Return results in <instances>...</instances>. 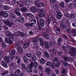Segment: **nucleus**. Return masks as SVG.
<instances>
[{
	"label": "nucleus",
	"mask_w": 76,
	"mask_h": 76,
	"mask_svg": "<svg viewBox=\"0 0 76 76\" xmlns=\"http://www.w3.org/2000/svg\"><path fill=\"white\" fill-rule=\"evenodd\" d=\"M43 10H42V9L39 10L38 11V12L39 13V14L42 13H43Z\"/></svg>",
	"instance_id": "59"
},
{
	"label": "nucleus",
	"mask_w": 76,
	"mask_h": 76,
	"mask_svg": "<svg viewBox=\"0 0 76 76\" xmlns=\"http://www.w3.org/2000/svg\"><path fill=\"white\" fill-rule=\"evenodd\" d=\"M22 68L23 69H25L26 68V66L24 64H22Z\"/></svg>",
	"instance_id": "50"
},
{
	"label": "nucleus",
	"mask_w": 76,
	"mask_h": 76,
	"mask_svg": "<svg viewBox=\"0 0 76 76\" xmlns=\"http://www.w3.org/2000/svg\"><path fill=\"white\" fill-rule=\"evenodd\" d=\"M48 18L49 19L47 20L46 21V24L48 26L49 25V24L51 22L50 20H52V19H53V15L51 14H50L49 15Z\"/></svg>",
	"instance_id": "6"
},
{
	"label": "nucleus",
	"mask_w": 76,
	"mask_h": 76,
	"mask_svg": "<svg viewBox=\"0 0 76 76\" xmlns=\"http://www.w3.org/2000/svg\"><path fill=\"white\" fill-rule=\"evenodd\" d=\"M37 59V57L35 55H32L31 56V60L32 61H35Z\"/></svg>",
	"instance_id": "21"
},
{
	"label": "nucleus",
	"mask_w": 76,
	"mask_h": 76,
	"mask_svg": "<svg viewBox=\"0 0 76 76\" xmlns=\"http://www.w3.org/2000/svg\"><path fill=\"white\" fill-rule=\"evenodd\" d=\"M31 21L33 24H35L36 23V20L34 19H32L31 20Z\"/></svg>",
	"instance_id": "40"
},
{
	"label": "nucleus",
	"mask_w": 76,
	"mask_h": 76,
	"mask_svg": "<svg viewBox=\"0 0 76 76\" xmlns=\"http://www.w3.org/2000/svg\"><path fill=\"white\" fill-rule=\"evenodd\" d=\"M30 42H26L24 44V45H23V48L25 49H26V48H28V47L29 46Z\"/></svg>",
	"instance_id": "16"
},
{
	"label": "nucleus",
	"mask_w": 76,
	"mask_h": 76,
	"mask_svg": "<svg viewBox=\"0 0 76 76\" xmlns=\"http://www.w3.org/2000/svg\"><path fill=\"white\" fill-rule=\"evenodd\" d=\"M65 16L67 19H71V17L70 15H69V14H66L65 15Z\"/></svg>",
	"instance_id": "27"
},
{
	"label": "nucleus",
	"mask_w": 76,
	"mask_h": 76,
	"mask_svg": "<svg viewBox=\"0 0 76 76\" xmlns=\"http://www.w3.org/2000/svg\"><path fill=\"white\" fill-rule=\"evenodd\" d=\"M9 14L10 15V16L13 19H15L16 18V15L13 13L12 11H10L9 12Z\"/></svg>",
	"instance_id": "8"
},
{
	"label": "nucleus",
	"mask_w": 76,
	"mask_h": 76,
	"mask_svg": "<svg viewBox=\"0 0 76 76\" xmlns=\"http://www.w3.org/2000/svg\"><path fill=\"white\" fill-rule=\"evenodd\" d=\"M41 54H42V53L39 51H38L37 52V55L38 57H41Z\"/></svg>",
	"instance_id": "23"
},
{
	"label": "nucleus",
	"mask_w": 76,
	"mask_h": 76,
	"mask_svg": "<svg viewBox=\"0 0 76 76\" xmlns=\"http://www.w3.org/2000/svg\"><path fill=\"white\" fill-rule=\"evenodd\" d=\"M71 16V19H74L75 18V17H76V16L74 14H71L70 15Z\"/></svg>",
	"instance_id": "43"
},
{
	"label": "nucleus",
	"mask_w": 76,
	"mask_h": 76,
	"mask_svg": "<svg viewBox=\"0 0 76 76\" xmlns=\"http://www.w3.org/2000/svg\"><path fill=\"white\" fill-rule=\"evenodd\" d=\"M46 64L47 66H50L51 65V62H48Z\"/></svg>",
	"instance_id": "57"
},
{
	"label": "nucleus",
	"mask_w": 76,
	"mask_h": 76,
	"mask_svg": "<svg viewBox=\"0 0 76 76\" xmlns=\"http://www.w3.org/2000/svg\"><path fill=\"white\" fill-rule=\"evenodd\" d=\"M23 59L24 60L25 63H28V59H27V57L24 56L23 57Z\"/></svg>",
	"instance_id": "34"
},
{
	"label": "nucleus",
	"mask_w": 76,
	"mask_h": 76,
	"mask_svg": "<svg viewBox=\"0 0 76 76\" xmlns=\"http://www.w3.org/2000/svg\"><path fill=\"white\" fill-rule=\"evenodd\" d=\"M44 44L45 45V47L46 48H50L52 45H53V42H50L49 43H48L47 41H45L44 42Z\"/></svg>",
	"instance_id": "2"
},
{
	"label": "nucleus",
	"mask_w": 76,
	"mask_h": 76,
	"mask_svg": "<svg viewBox=\"0 0 76 76\" xmlns=\"http://www.w3.org/2000/svg\"><path fill=\"white\" fill-rule=\"evenodd\" d=\"M60 6L61 7L64 8V2L61 1L60 4Z\"/></svg>",
	"instance_id": "22"
},
{
	"label": "nucleus",
	"mask_w": 76,
	"mask_h": 76,
	"mask_svg": "<svg viewBox=\"0 0 76 76\" xmlns=\"http://www.w3.org/2000/svg\"><path fill=\"white\" fill-rule=\"evenodd\" d=\"M18 20L19 22L23 23L24 22V18L22 16H20Z\"/></svg>",
	"instance_id": "12"
},
{
	"label": "nucleus",
	"mask_w": 76,
	"mask_h": 76,
	"mask_svg": "<svg viewBox=\"0 0 76 76\" xmlns=\"http://www.w3.org/2000/svg\"><path fill=\"white\" fill-rule=\"evenodd\" d=\"M14 75H15V76H19V75L18 73V72L16 71H15L14 72Z\"/></svg>",
	"instance_id": "54"
},
{
	"label": "nucleus",
	"mask_w": 76,
	"mask_h": 76,
	"mask_svg": "<svg viewBox=\"0 0 76 76\" xmlns=\"http://www.w3.org/2000/svg\"><path fill=\"white\" fill-rule=\"evenodd\" d=\"M18 11H20V9L19 8H17L15 10V13L19 12Z\"/></svg>",
	"instance_id": "45"
},
{
	"label": "nucleus",
	"mask_w": 76,
	"mask_h": 76,
	"mask_svg": "<svg viewBox=\"0 0 76 76\" xmlns=\"http://www.w3.org/2000/svg\"><path fill=\"white\" fill-rule=\"evenodd\" d=\"M72 25L74 27H75L76 28V23H72Z\"/></svg>",
	"instance_id": "64"
},
{
	"label": "nucleus",
	"mask_w": 76,
	"mask_h": 76,
	"mask_svg": "<svg viewBox=\"0 0 76 76\" xmlns=\"http://www.w3.org/2000/svg\"><path fill=\"white\" fill-rule=\"evenodd\" d=\"M21 10L22 12H26V11L27 10V8H26L25 7H23L21 9Z\"/></svg>",
	"instance_id": "30"
},
{
	"label": "nucleus",
	"mask_w": 76,
	"mask_h": 76,
	"mask_svg": "<svg viewBox=\"0 0 76 76\" xmlns=\"http://www.w3.org/2000/svg\"><path fill=\"white\" fill-rule=\"evenodd\" d=\"M3 22L9 27H12L14 25V22L12 21H10L9 20H3Z\"/></svg>",
	"instance_id": "1"
},
{
	"label": "nucleus",
	"mask_w": 76,
	"mask_h": 76,
	"mask_svg": "<svg viewBox=\"0 0 76 76\" xmlns=\"http://www.w3.org/2000/svg\"><path fill=\"white\" fill-rule=\"evenodd\" d=\"M45 4L43 3L40 2L38 3L37 5V7H45Z\"/></svg>",
	"instance_id": "11"
},
{
	"label": "nucleus",
	"mask_w": 76,
	"mask_h": 76,
	"mask_svg": "<svg viewBox=\"0 0 76 76\" xmlns=\"http://www.w3.org/2000/svg\"><path fill=\"white\" fill-rule=\"evenodd\" d=\"M15 13L17 16H20L21 15V13L19 12H15Z\"/></svg>",
	"instance_id": "55"
},
{
	"label": "nucleus",
	"mask_w": 76,
	"mask_h": 76,
	"mask_svg": "<svg viewBox=\"0 0 76 76\" xmlns=\"http://www.w3.org/2000/svg\"><path fill=\"white\" fill-rule=\"evenodd\" d=\"M3 8L5 10H9V8L6 6H5Z\"/></svg>",
	"instance_id": "44"
},
{
	"label": "nucleus",
	"mask_w": 76,
	"mask_h": 76,
	"mask_svg": "<svg viewBox=\"0 0 76 76\" xmlns=\"http://www.w3.org/2000/svg\"><path fill=\"white\" fill-rule=\"evenodd\" d=\"M16 33H17V35H18V36H19V37H24L25 35V34H24V33L19 31H18Z\"/></svg>",
	"instance_id": "10"
},
{
	"label": "nucleus",
	"mask_w": 76,
	"mask_h": 76,
	"mask_svg": "<svg viewBox=\"0 0 76 76\" xmlns=\"http://www.w3.org/2000/svg\"><path fill=\"white\" fill-rule=\"evenodd\" d=\"M51 71V68L50 67H48L46 70V72L47 74L50 75V72Z\"/></svg>",
	"instance_id": "18"
},
{
	"label": "nucleus",
	"mask_w": 76,
	"mask_h": 76,
	"mask_svg": "<svg viewBox=\"0 0 76 76\" xmlns=\"http://www.w3.org/2000/svg\"><path fill=\"white\" fill-rule=\"evenodd\" d=\"M44 55L46 57H49V55L48 54V53L46 51L44 53Z\"/></svg>",
	"instance_id": "37"
},
{
	"label": "nucleus",
	"mask_w": 76,
	"mask_h": 76,
	"mask_svg": "<svg viewBox=\"0 0 76 76\" xmlns=\"http://www.w3.org/2000/svg\"><path fill=\"white\" fill-rule=\"evenodd\" d=\"M62 58L64 59V60L65 61H67L68 60V58L66 56H62Z\"/></svg>",
	"instance_id": "33"
},
{
	"label": "nucleus",
	"mask_w": 76,
	"mask_h": 76,
	"mask_svg": "<svg viewBox=\"0 0 76 76\" xmlns=\"http://www.w3.org/2000/svg\"><path fill=\"white\" fill-rule=\"evenodd\" d=\"M17 72L18 73V74L19 75L21 74V71L19 69H17Z\"/></svg>",
	"instance_id": "49"
},
{
	"label": "nucleus",
	"mask_w": 76,
	"mask_h": 76,
	"mask_svg": "<svg viewBox=\"0 0 76 76\" xmlns=\"http://www.w3.org/2000/svg\"><path fill=\"white\" fill-rule=\"evenodd\" d=\"M26 55L28 57L30 58V57H31V56H32V53H30L29 54H26Z\"/></svg>",
	"instance_id": "47"
},
{
	"label": "nucleus",
	"mask_w": 76,
	"mask_h": 76,
	"mask_svg": "<svg viewBox=\"0 0 76 76\" xmlns=\"http://www.w3.org/2000/svg\"><path fill=\"white\" fill-rule=\"evenodd\" d=\"M38 16H39V17H41V18H42L44 17L45 16L44 14L43 13H41L39 14H38Z\"/></svg>",
	"instance_id": "42"
},
{
	"label": "nucleus",
	"mask_w": 76,
	"mask_h": 76,
	"mask_svg": "<svg viewBox=\"0 0 76 76\" xmlns=\"http://www.w3.org/2000/svg\"><path fill=\"white\" fill-rule=\"evenodd\" d=\"M26 69L28 72H32V69L31 68H27Z\"/></svg>",
	"instance_id": "28"
},
{
	"label": "nucleus",
	"mask_w": 76,
	"mask_h": 76,
	"mask_svg": "<svg viewBox=\"0 0 76 76\" xmlns=\"http://www.w3.org/2000/svg\"><path fill=\"white\" fill-rule=\"evenodd\" d=\"M1 65L3 66L4 67H5V68H7L8 66L7 65V63H6V62L2 61L1 62Z\"/></svg>",
	"instance_id": "13"
},
{
	"label": "nucleus",
	"mask_w": 76,
	"mask_h": 76,
	"mask_svg": "<svg viewBox=\"0 0 76 76\" xmlns=\"http://www.w3.org/2000/svg\"><path fill=\"white\" fill-rule=\"evenodd\" d=\"M58 58L56 57H54L53 58V61L54 62H57L58 61Z\"/></svg>",
	"instance_id": "35"
},
{
	"label": "nucleus",
	"mask_w": 76,
	"mask_h": 76,
	"mask_svg": "<svg viewBox=\"0 0 76 76\" xmlns=\"http://www.w3.org/2000/svg\"><path fill=\"white\" fill-rule=\"evenodd\" d=\"M67 48L69 50H72V49H71V46H70L69 45H67Z\"/></svg>",
	"instance_id": "53"
},
{
	"label": "nucleus",
	"mask_w": 76,
	"mask_h": 76,
	"mask_svg": "<svg viewBox=\"0 0 76 76\" xmlns=\"http://www.w3.org/2000/svg\"><path fill=\"white\" fill-rule=\"evenodd\" d=\"M61 39L59 38L58 40V45H61Z\"/></svg>",
	"instance_id": "29"
},
{
	"label": "nucleus",
	"mask_w": 76,
	"mask_h": 76,
	"mask_svg": "<svg viewBox=\"0 0 76 76\" xmlns=\"http://www.w3.org/2000/svg\"><path fill=\"white\" fill-rule=\"evenodd\" d=\"M39 40L41 46L42 47V46H43V40H42V39L41 38H40L39 39Z\"/></svg>",
	"instance_id": "20"
},
{
	"label": "nucleus",
	"mask_w": 76,
	"mask_h": 76,
	"mask_svg": "<svg viewBox=\"0 0 76 76\" xmlns=\"http://www.w3.org/2000/svg\"><path fill=\"white\" fill-rule=\"evenodd\" d=\"M56 1V0H50V2L52 4L54 3Z\"/></svg>",
	"instance_id": "58"
},
{
	"label": "nucleus",
	"mask_w": 76,
	"mask_h": 76,
	"mask_svg": "<svg viewBox=\"0 0 76 76\" xmlns=\"http://www.w3.org/2000/svg\"><path fill=\"white\" fill-rule=\"evenodd\" d=\"M17 50H18V51L19 52V53H20V51H23V49L20 46H18L17 47Z\"/></svg>",
	"instance_id": "15"
},
{
	"label": "nucleus",
	"mask_w": 76,
	"mask_h": 76,
	"mask_svg": "<svg viewBox=\"0 0 76 76\" xmlns=\"http://www.w3.org/2000/svg\"><path fill=\"white\" fill-rule=\"evenodd\" d=\"M3 28H4V29L5 30V31H7V30H8V27H7V26L6 25L4 26Z\"/></svg>",
	"instance_id": "46"
},
{
	"label": "nucleus",
	"mask_w": 76,
	"mask_h": 76,
	"mask_svg": "<svg viewBox=\"0 0 76 76\" xmlns=\"http://www.w3.org/2000/svg\"><path fill=\"white\" fill-rule=\"evenodd\" d=\"M15 65L16 64H15V63H12L11 64V66L12 67H15Z\"/></svg>",
	"instance_id": "63"
},
{
	"label": "nucleus",
	"mask_w": 76,
	"mask_h": 76,
	"mask_svg": "<svg viewBox=\"0 0 76 76\" xmlns=\"http://www.w3.org/2000/svg\"><path fill=\"white\" fill-rule=\"evenodd\" d=\"M60 28L61 29H63L66 28V26L64 25V23H62L60 24Z\"/></svg>",
	"instance_id": "14"
},
{
	"label": "nucleus",
	"mask_w": 76,
	"mask_h": 76,
	"mask_svg": "<svg viewBox=\"0 0 76 76\" xmlns=\"http://www.w3.org/2000/svg\"><path fill=\"white\" fill-rule=\"evenodd\" d=\"M8 73L9 71H5L2 73V76H4L5 75H6V74H7V73Z\"/></svg>",
	"instance_id": "38"
},
{
	"label": "nucleus",
	"mask_w": 76,
	"mask_h": 76,
	"mask_svg": "<svg viewBox=\"0 0 76 76\" xmlns=\"http://www.w3.org/2000/svg\"><path fill=\"white\" fill-rule=\"evenodd\" d=\"M25 17L26 19H29V18H34V15L33 14L30 13H28L27 14H25Z\"/></svg>",
	"instance_id": "3"
},
{
	"label": "nucleus",
	"mask_w": 76,
	"mask_h": 76,
	"mask_svg": "<svg viewBox=\"0 0 76 76\" xmlns=\"http://www.w3.org/2000/svg\"><path fill=\"white\" fill-rule=\"evenodd\" d=\"M25 26L26 27H29V26H33V25L32 23H26L25 24Z\"/></svg>",
	"instance_id": "19"
},
{
	"label": "nucleus",
	"mask_w": 76,
	"mask_h": 76,
	"mask_svg": "<svg viewBox=\"0 0 76 76\" xmlns=\"http://www.w3.org/2000/svg\"><path fill=\"white\" fill-rule=\"evenodd\" d=\"M48 36H49V34H46L45 35V39H48Z\"/></svg>",
	"instance_id": "56"
},
{
	"label": "nucleus",
	"mask_w": 76,
	"mask_h": 76,
	"mask_svg": "<svg viewBox=\"0 0 76 76\" xmlns=\"http://www.w3.org/2000/svg\"><path fill=\"white\" fill-rule=\"evenodd\" d=\"M30 10L32 12H35L37 11V8L35 7H32L31 8Z\"/></svg>",
	"instance_id": "17"
},
{
	"label": "nucleus",
	"mask_w": 76,
	"mask_h": 76,
	"mask_svg": "<svg viewBox=\"0 0 76 76\" xmlns=\"http://www.w3.org/2000/svg\"><path fill=\"white\" fill-rule=\"evenodd\" d=\"M60 64H61V61H58L57 64H56L55 67L57 68L59 67L60 66Z\"/></svg>",
	"instance_id": "26"
},
{
	"label": "nucleus",
	"mask_w": 76,
	"mask_h": 76,
	"mask_svg": "<svg viewBox=\"0 0 76 76\" xmlns=\"http://www.w3.org/2000/svg\"><path fill=\"white\" fill-rule=\"evenodd\" d=\"M45 62V61L43 58H42L40 60V63L42 64H44Z\"/></svg>",
	"instance_id": "31"
},
{
	"label": "nucleus",
	"mask_w": 76,
	"mask_h": 76,
	"mask_svg": "<svg viewBox=\"0 0 76 76\" xmlns=\"http://www.w3.org/2000/svg\"><path fill=\"white\" fill-rule=\"evenodd\" d=\"M40 23H45V21H44V20L42 18L40 19Z\"/></svg>",
	"instance_id": "36"
},
{
	"label": "nucleus",
	"mask_w": 76,
	"mask_h": 76,
	"mask_svg": "<svg viewBox=\"0 0 76 76\" xmlns=\"http://www.w3.org/2000/svg\"><path fill=\"white\" fill-rule=\"evenodd\" d=\"M0 16H2L3 18H7L9 16V15L7 13L4 12L3 11H1L0 12Z\"/></svg>",
	"instance_id": "7"
},
{
	"label": "nucleus",
	"mask_w": 76,
	"mask_h": 76,
	"mask_svg": "<svg viewBox=\"0 0 76 76\" xmlns=\"http://www.w3.org/2000/svg\"><path fill=\"white\" fill-rule=\"evenodd\" d=\"M63 16V14L61 13H59V14H57L56 15V18L58 20H60L62 17Z\"/></svg>",
	"instance_id": "9"
},
{
	"label": "nucleus",
	"mask_w": 76,
	"mask_h": 76,
	"mask_svg": "<svg viewBox=\"0 0 76 76\" xmlns=\"http://www.w3.org/2000/svg\"><path fill=\"white\" fill-rule=\"evenodd\" d=\"M71 50L69 52V54L72 57H74L75 56V53H76V49L73 48H71Z\"/></svg>",
	"instance_id": "4"
},
{
	"label": "nucleus",
	"mask_w": 76,
	"mask_h": 76,
	"mask_svg": "<svg viewBox=\"0 0 76 76\" xmlns=\"http://www.w3.org/2000/svg\"><path fill=\"white\" fill-rule=\"evenodd\" d=\"M33 66L35 68H37L38 67V63L36 61H34V62Z\"/></svg>",
	"instance_id": "24"
},
{
	"label": "nucleus",
	"mask_w": 76,
	"mask_h": 76,
	"mask_svg": "<svg viewBox=\"0 0 76 76\" xmlns=\"http://www.w3.org/2000/svg\"><path fill=\"white\" fill-rule=\"evenodd\" d=\"M4 59L7 63H10L12 61V58L9 56H5L4 57Z\"/></svg>",
	"instance_id": "5"
},
{
	"label": "nucleus",
	"mask_w": 76,
	"mask_h": 76,
	"mask_svg": "<svg viewBox=\"0 0 76 76\" xmlns=\"http://www.w3.org/2000/svg\"><path fill=\"white\" fill-rule=\"evenodd\" d=\"M62 54H63L62 52H59L58 53V56H61V55Z\"/></svg>",
	"instance_id": "61"
},
{
	"label": "nucleus",
	"mask_w": 76,
	"mask_h": 76,
	"mask_svg": "<svg viewBox=\"0 0 76 76\" xmlns=\"http://www.w3.org/2000/svg\"><path fill=\"white\" fill-rule=\"evenodd\" d=\"M52 53H53V54L54 55H56V53H57V52L56 51V50L55 49H53L52 50Z\"/></svg>",
	"instance_id": "41"
},
{
	"label": "nucleus",
	"mask_w": 76,
	"mask_h": 76,
	"mask_svg": "<svg viewBox=\"0 0 76 76\" xmlns=\"http://www.w3.org/2000/svg\"><path fill=\"white\" fill-rule=\"evenodd\" d=\"M13 39L10 38L9 40V44H13Z\"/></svg>",
	"instance_id": "25"
},
{
	"label": "nucleus",
	"mask_w": 76,
	"mask_h": 76,
	"mask_svg": "<svg viewBox=\"0 0 76 76\" xmlns=\"http://www.w3.org/2000/svg\"><path fill=\"white\" fill-rule=\"evenodd\" d=\"M38 40V39L37 38H34L33 39L32 41L34 43H35V42H37V41Z\"/></svg>",
	"instance_id": "39"
},
{
	"label": "nucleus",
	"mask_w": 76,
	"mask_h": 76,
	"mask_svg": "<svg viewBox=\"0 0 76 76\" xmlns=\"http://www.w3.org/2000/svg\"><path fill=\"white\" fill-rule=\"evenodd\" d=\"M33 64H34V62H31L29 65L30 67L31 68L32 67H33Z\"/></svg>",
	"instance_id": "62"
},
{
	"label": "nucleus",
	"mask_w": 76,
	"mask_h": 76,
	"mask_svg": "<svg viewBox=\"0 0 76 76\" xmlns=\"http://www.w3.org/2000/svg\"><path fill=\"white\" fill-rule=\"evenodd\" d=\"M53 7L54 9H57L58 8V5H55L53 6Z\"/></svg>",
	"instance_id": "51"
},
{
	"label": "nucleus",
	"mask_w": 76,
	"mask_h": 76,
	"mask_svg": "<svg viewBox=\"0 0 76 76\" xmlns=\"http://www.w3.org/2000/svg\"><path fill=\"white\" fill-rule=\"evenodd\" d=\"M62 72L63 74H65L66 73V69L65 68H63V70L62 71Z\"/></svg>",
	"instance_id": "48"
},
{
	"label": "nucleus",
	"mask_w": 76,
	"mask_h": 76,
	"mask_svg": "<svg viewBox=\"0 0 76 76\" xmlns=\"http://www.w3.org/2000/svg\"><path fill=\"white\" fill-rule=\"evenodd\" d=\"M11 54L12 55V56H14L15 54V51L14 50H12L11 51Z\"/></svg>",
	"instance_id": "52"
},
{
	"label": "nucleus",
	"mask_w": 76,
	"mask_h": 76,
	"mask_svg": "<svg viewBox=\"0 0 76 76\" xmlns=\"http://www.w3.org/2000/svg\"><path fill=\"white\" fill-rule=\"evenodd\" d=\"M5 34L7 35L8 37H10V34H11V33L8 31H5Z\"/></svg>",
	"instance_id": "32"
},
{
	"label": "nucleus",
	"mask_w": 76,
	"mask_h": 76,
	"mask_svg": "<svg viewBox=\"0 0 76 76\" xmlns=\"http://www.w3.org/2000/svg\"><path fill=\"white\" fill-rule=\"evenodd\" d=\"M39 68L41 71H42V70H43V68H42V66L41 65H39Z\"/></svg>",
	"instance_id": "60"
}]
</instances>
